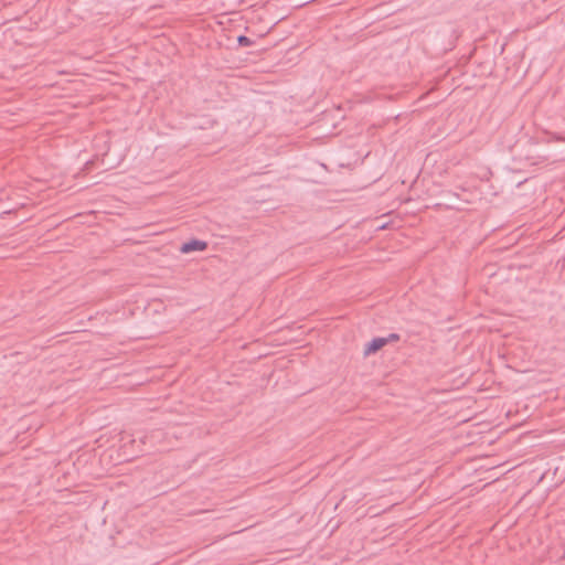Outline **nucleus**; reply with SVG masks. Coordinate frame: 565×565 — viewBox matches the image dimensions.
<instances>
[{
  "label": "nucleus",
  "instance_id": "1",
  "mask_svg": "<svg viewBox=\"0 0 565 565\" xmlns=\"http://www.w3.org/2000/svg\"><path fill=\"white\" fill-rule=\"evenodd\" d=\"M207 247L206 242L200 239H191L186 243H183L180 247V252L183 254H189L192 252H201Z\"/></svg>",
  "mask_w": 565,
  "mask_h": 565
},
{
  "label": "nucleus",
  "instance_id": "2",
  "mask_svg": "<svg viewBox=\"0 0 565 565\" xmlns=\"http://www.w3.org/2000/svg\"><path fill=\"white\" fill-rule=\"evenodd\" d=\"M387 343L388 338H374L366 344L364 349V354L370 355L372 353H375L377 350L382 349Z\"/></svg>",
  "mask_w": 565,
  "mask_h": 565
},
{
  "label": "nucleus",
  "instance_id": "3",
  "mask_svg": "<svg viewBox=\"0 0 565 565\" xmlns=\"http://www.w3.org/2000/svg\"><path fill=\"white\" fill-rule=\"evenodd\" d=\"M237 42H238V44L241 46H249V45L253 44V41L249 38L245 36V35H239L237 38Z\"/></svg>",
  "mask_w": 565,
  "mask_h": 565
},
{
  "label": "nucleus",
  "instance_id": "4",
  "mask_svg": "<svg viewBox=\"0 0 565 565\" xmlns=\"http://www.w3.org/2000/svg\"><path fill=\"white\" fill-rule=\"evenodd\" d=\"M387 338H388V342H390L391 340H397V339H398V335H397V334H395V333H392V334H390Z\"/></svg>",
  "mask_w": 565,
  "mask_h": 565
}]
</instances>
